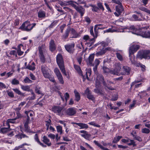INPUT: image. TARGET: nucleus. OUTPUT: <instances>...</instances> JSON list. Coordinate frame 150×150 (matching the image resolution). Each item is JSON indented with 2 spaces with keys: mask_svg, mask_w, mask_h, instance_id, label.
I'll use <instances>...</instances> for the list:
<instances>
[{
  "mask_svg": "<svg viewBox=\"0 0 150 150\" xmlns=\"http://www.w3.org/2000/svg\"><path fill=\"white\" fill-rule=\"evenodd\" d=\"M7 94L8 96L11 98H13L14 97V95L13 92L11 91H9V90L6 91Z\"/></svg>",
  "mask_w": 150,
  "mask_h": 150,
  "instance_id": "09e8293b",
  "label": "nucleus"
},
{
  "mask_svg": "<svg viewBox=\"0 0 150 150\" xmlns=\"http://www.w3.org/2000/svg\"><path fill=\"white\" fill-rule=\"evenodd\" d=\"M146 27L142 28L139 35L143 37L150 38V32L146 30Z\"/></svg>",
  "mask_w": 150,
  "mask_h": 150,
  "instance_id": "0eeeda50",
  "label": "nucleus"
},
{
  "mask_svg": "<svg viewBox=\"0 0 150 150\" xmlns=\"http://www.w3.org/2000/svg\"><path fill=\"white\" fill-rule=\"evenodd\" d=\"M56 129L57 132L59 133L60 134H62L63 133L62 127L60 125L57 126L56 127Z\"/></svg>",
  "mask_w": 150,
  "mask_h": 150,
  "instance_id": "79ce46f5",
  "label": "nucleus"
},
{
  "mask_svg": "<svg viewBox=\"0 0 150 150\" xmlns=\"http://www.w3.org/2000/svg\"><path fill=\"white\" fill-rule=\"evenodd\" d=\"M82 59V57L81 56L78 57L76 58V59L79 64H81Z\"/></svg>",
  "mask_w": 150,
  "mask_h": 150,
  "instance_id": "338daca9",
  "label": "nucleus"
},
{
  "mask_svg": "<svg viewBox=\"0 0 150 150\" xmlns=\"http://www.w3.org/2000/svg\"><path fill=\"white\" fill-rule=\"evenodd\" d=\"M90 6L92 7V11H93L97 12L99 10L98 8L95 5H91Z\"/></svg>",
  "mask_w": 150,
  "mask_h": 150,
  "instance_id": "680f3d73",
  "label": "nucleus"
},
{
  "mask_svg": "<svg viewBox=\"0 0 150 150\" xmlns=\"http://www.w3.org/2000/svg\"><path fill=\"white\" fill-rule=\"evenodd\" d=\"M139 9L140 10L143 11H145L148 13H150V10H148L146 8L144 7H140Z\"/></svg>",
  "mask_w": 150,
  "mask_h": 150,
  "instance_id": "864d4df0",
  "label": "nucleus"
},
{
  "mask_svg": "<svg viewBox=\"0 0 150 150\" xmlns=\"http://www.w3.org/2000/svg\"><path fill=\"white\" fill-rule=\"evenodd\" d=\"M94 56V54H92L90 55L88 58V59L86 61V62L88 65L90 66H94L93 62V61Z\"/></svg>",
  "mask_w": 150,
  "mask_h": 150,
  "instance_id": "2eb2a0df",
  "label": "nucleus"
},
{
  "mask_svg": "<svg viewBox=\"0 0 150 150\" xmlns=\"http://www.w3.org/2000/svg\"><path fill=\"white\" fill-rule=\"evenodd\" d=\"M125 28L132 30L133 33L136 34H137L136 31L138 30V29L134 25H131L129 27H126Z\"/></svg>",
  "mask_w": 150,
  "mask_h": 150,
  "instance_id": "a878e982",
  "label": "nucleus"
},
{
  "mask_svg": "<svg viewBox=\"0 0 150 150\" xmlns=\"http://www.w3.org/2000/svg\"><path fill=\"white\" fill-rule=\"evenodd\" d=\"M98 29L97 28L94 26V31L95 33V35H94L93 32V27L91 26L90 29V33L95 38H96L98 36Z\"/></svg>",
  "mask_w": 150,
  "mask_h": 150,
  "instance_id": "dca6fc26",
  "label": "nucleus"
},
{
  "mask_svg": "<svg viewBox=\"0 0 150 150\" xmlns=\"http://www.w3.org/2000/svg\"><path fill=\"white\" fill-rule=\"evenodd\" d=\"M26 68L29 70H33L35 69V67L34 66L30 64H28Z\"/></svg>",
  "mask_w": 150,
  "mask_h": 150,
  "instance_id": "bf43d9fd",
  "label": "nucleus"
},
{
  "mask_svg": "<svg viewBox=\"0 0 150 150\" xmlns=\"http://www.w3.org/2000/svg\"><path fill=\"white\" fill-rule=\"evenodd\" d=\"M17 136L19 139H22L23 138H25L28 139L29 138V137L28 136L22 133H19Z\"/></svg>",
  "mask_w": 150,
  "mask_h": 150,
  "instance_id": "58836bf2",
  "label": "nucleus"
},
{
  "mask_svg": "<svg viewBox=\"0 0 150 150\" xmlns=\"http://www.w3.org/2000/svg\"><path fill=\"white\" fill-rule=\"evenodd\" d=\"M150 130L147 128H144L142 129V132L143 133L148 134L149 133Z\"/></svg>",
  "mask_w": 150,
  "mask_h": 150,
  "instance_id": "8fccbe9b",
  "label": "nucleus"
},
{
  "mask_svg": "<svg viewBox=\"0 0 150 150\" xmlns=\"http://www.w3.org/2000/svg\"><path fill=\"white\" fill-rule=\"evenodd\" d=\"M70 31V28L69 27L67 29L65 33L62 36V38L63 40H65L68 37Z\"/></svg>",
  "mask_w": 150,
  "mask_h": 150,
  "instance_id": "aec40b11",
  "label": "nucleus"
},
{
  "mask_svg": "<svg viewBox=\"0 0 150 150\" xmlns=\"http://www.w3.org/2000/svg\"><path fill=\"white\" fill-rule=\"evenodd\" d=\"M85 93L87 97L89 99L93 101L94 100V96L91 94V93L88 88H87L85 91Z\"/></svg>",
  "mask_w": 150,
  "mask_h": 150,
  "instance_id": "ddd939ff",
  "label": "nucleus"
},
{
  "mask_svg": "<svg viewBox=\"0 0 150 150\" xmlns=\"http://www.w3.org/2000/svg\"><path fill=\"white\" fill-rule=\"evenodd\" d=\"M91 69H88L86 72V78L88 80H89L88 76H90L91 75Z\"/></svg>",
  "mask_w": 150,
  "mask_h": 150,
  "instance_id": "4d7b16f0",
  "label": "nucleus"
},
{
  "mask_svg": "<svg viewBox=\"0 0 150 150\" xmlns=\"http://www.w3.org/2000/svg\"><path fill=\"white\" fill-rule=\"evenodd\" d=\"M136 57L141 59L144 58L149 59H150V51H139L138 52Z\"/></svg>",
  "mask_w": 150,
  "mask_h": 150,
  "instance_id": "20e7f679",
  "label": "nucleus"
},
{
  "mask_svg": "<svg viewBox=\"0 0 150 150\" xmlns=\"http://www.w3.org/2000/svg\"><path fill=\"white\" fill-rule=\"evenodd\" d=\"M76 111L74 108H71L68 109L66 111L67 114L70 116H74L76 114Z\"/></svg>",
  "mask_w": 150,
  "mask_h": 150,
  "instance_id": "9b49d317",
  "label": "nucleus"
},
{
  "mask_svg": "<svg viewBox=\"0 0 150 150\" xmlns=\"http://www.w3.org/2000/svg\"><path fill=\"white\" fill-rule=\"evenodd\" d=\"M116 56L117 59L120 61H122L123 60L122 57V55L119 53L117 52L116 54Z\"/></svg>",
  "mask_w": 150,
  "mask_h": 150,
  "instance_id": "052dcab7",
  "label": "nucleus"
},
{
  "mask_svg": "<svg viewBox=\"0 0 150 150\" xmlns=\"http://www.w3.org/2000/svg\"><path fill=\"white\" fill-rule=\"evenodd\" d=\"M69 1H59V4L61 6H66L69 5V4H71L70 3L71 2H69Z\"/></svg>",
  "mask_w": 150,
  "mask_h": 150,
  "instance_id": "c85d7f7f",
  "label": "nucleus"
},
{
  "mask_svg": "<svg viewBox=\"0 0 150 150\" xmlns=\"http://www.w3.org/2000/svg\"><path fill=\"white\" fill-rule=\"evenodd\" d=\"M129 146H133V147L136 146L137 145L135 142L133 140L130 139L129 142L127 143Z\"/></svg>",
  "mask_w": 150,
  "mask_h": 150,
  "instance_id": "ea45409f",
  "label": "nucleus"
},
{
  "mask_svg": "<svg viewBox=\"0 0 150 150\" xmlns=\"http://www.w3.org/2000/svg\"><path fill=\"white\" fill-rule=\"evenodd\" d=\"M31 93L32 96H29L28 98L30 100H34L35 98L36 95L33 90L31 91Z\"/></svg>",
  "mask_w": 150,
  "mask_h": 150,
  "instance_id": "a18cd8bd",
  "label": "nucleus"
},
{
  "mask_svg": "<svg viewBox=\"0 0 150 150\" xmlns=\"http://www.w3.org/2000/svg\"><path fill=\"white\" fill-rule=\"evenodd\" d=\"M115 69L110 70V73L112 74L117 75L121 69V64L120 63H117L115 64Z\"/></svg>",
  "mask_w": 150,
  "mask_h": 150,
  "instance_id": "39448f33",
  "label": "nucleus"
},
{
  "mask_svg": "<svg viewBox=\"0 0 150 150\" xmlns=\"http://www.w3.org/2000/svg\"><path fill=\"white\" fill-rule=\"evenodd\" d=\"M76 10L80 14L81 16L82 17L85 13V9L81 6H79L78 8H77Z\"/></svg>",
  "mask_w": 150,
  "mask_h": 150,
  "instance_id": "6ab92c4d",
  "label": "nucleus"
},
{
  "mask_svg": "<svg viewBox=\"0 0 150 150\" xmlns=\"http://www.w3.org/2000/svg\"><path fill=\"white\" fill-rule=\"evenodd\" d=\"M139 94H140V96L141 98H142V97L145 96L147 95V94L146 93V92L145 91H143L139 93L138 94V95H139Z\"/></svg>",
  "mask_w": 150,
  "mask_h": 150,
  "instance_id": "0e129e2a",
  "label": "nucleus"
},
{
  "mask_svg": "<svg viewBox=\"0 0 150 150\" xmlns=\"http://www.w3.org/2000/svg\"><path fill=\"white\" fill-rule=\"evenodd\" d=\"M84 18L85 21L88 24H89L91 23V20L89 17L86 16Z\"/></svg>",
  "mask_w": 150,
  "mask_h": 150,
  "instance_id": "774afa93",
  "label": "nucleus"
},
{
  "mask_svg": "<svg viewBox=\"0 0 150 150\" xmlns=\"http://www.w3.org/2000/svg\"><path fill=\"white\" fill-rule=\"evenodd\" d=\"M56 60L59 68L64 66L62 57L61 54H59L57 55Z\"/></svg>",
  "mask_w": 150,
  "mask_h": 150,
  "instance_id": "1a4fd4ad",
  "label": "nucleus"
},
{
  "mask_svg": "<svg viewBox=\"0 0 150 150\" xmlns=\"http://www.w3.org/2000/svg\"><path fill=\"white\" fill-rule=\"evenodd\" d=\"M38 16L40 18H44L46 17V13L43 10H40L38 13Z\"/></svg>",
  "mask_w": 150,
  "mask_h": 150,
  "instance_id": "412c9836",
  "label": "nucleus"
},
{
  "mask_svg": "<svg viewBox=\"0 0 150 150\" xmlns=\"http://www.w3.org/2000/svg\"><path fill=\"white\" fill-rule=\"evenodd\" d=\"M21 46H23V45L21 44H20L18 46V49L17 51L18 54L20 56L22 55L23 53V52L21 51V50L20 47Z\"/></svg>",
  "mask_w": 150,
  "mask_h": 150,
  "instance_id": "37998d69",
  "label": "nucleus"
},
{
  "mask_svg": "<svg viewBox=\"0 0 150 150\" xmlns=\"http://www.w3.org/2000/svg\"><path fill=\"white\" fill-rule=\"evenodd\" d=\"M42 141L48 146H50L51 145V143H48L50 142V140L45 136H44L43 138Z\"/></svg>",
  "mask_w": 150,
  "mask_h": 150,
  "instance_id": "7c9ffc66",
  "label": "nucleus"
},
{
  "mask_svg": "<svg viewBox=\"0 0 150 150\" xmlns=\"http://www.w3.org/2000/svg\"><path fill=\"white\" fill-rule=\"evenodd\" d=\"M61 70V71L64 74L65 76H67V74L66 72L64 66L62 67H61L59 68Z\"/></svg>",
  "mask_w": 150,
  "mask_h": 150,
  "instance_id": "69168bd1",
  "label": "nucleus"
},
{
  "mask_svg": "<svg viewBox=\"0 0 150 150\" xmlns=\"http://www.w3.org/2000/svg\"><path fill=\"white\" fill-rule=\"evenodd\" d=\"M81 135L82 137L86 139H88L91 136V135L88 134L87 132H86L85 134H81Z\"/></svg>",
  "mask_w": 150,
  "mask_h": 150,
  "instance_id": "c03bdc74",
  "label": "nucleus"
},
{
  "mask_svg": "<svg viewBox=\"0 0 150 150\" xmlns=\"http://www.w3.org/2000/svg\"><path fill=\"white\" fill-rule=\"evenodd\" d=\"M45 78L48 79L50 81L52 82L54 84L56 83V82L55 81L54 76L50 74L49 75V76H48L47 77H46Z\"/></svg>",
  "mask_w": 150,
  "mask_h": 150,
  "instance_id": "72a5a7b5",
  "label": "nucleus"
},
{
  "mask_svg": "<svg viewBox=\"0 0 150 150\" xmlns=\"http://www.w3.org/2000/svg\"><path fill=\"white\" fill-rule=\"evenodd\" d=\"M39 57L41 62L42 63H44L45 61V59L43 54H39Z\"/></svg>",
  "mask_w": 150,
  "mask_h": 150,
  "instance_id": "5fc2aeb1",
  "label": "nucleus"
},
{
  "mask_svg": "<svg viewBox=\"0 0 150 150\" xmlns=\"http://www.w3.org/2000/svg\"><path fill=\"white\" fill-rule=\"evenodd\" d=\"M131 70V69L126 66H124L122 68L121 74L122 75H129L130 74V71Z\"/></svg>",
  "mask_w": 150,
  "mask_h": 150,
  "instance_id": "4468645a",
  "label": "nucleus"
},
{
  "mask_svg": "<svg viewBox=\"0 0 150 150\" xmlns=\"http://www.w3.org/2000/svg\"><path fill=\"white\" fill-rule=\"evenodd\" d=\"M24 82L25 83H31L33 81L30 80L29 78L26 77L23 80Z\"/></svg>",
  "mask_w": 150,
  "mask_h": 150,
  "instance_id": "3c124183",
  "label": "nucleus"
},
{
  "mask_svg": "<svg viewBox=\"0 0 150 150\" xmlns=\"http://www.w3.org/2000/svg\"><path fill=\"white\" fill-rule=\"evenodd\" d=\"M93 142L95 144L98 146L101 149L104 150H110L108 149L103 147L96 140L93 141Z\"/></svg>",
  "mask_w": 150,
  "mask_h": 150,
  "instance_id": "2f4dec72",
  "label": "nucleus"
},
{
  "mask_svg": "<svg viewBox=\"0 0 150 150\" xmlns=\"http://www.w3.org/2000/svg\"><path fill=\"white\" fill-rule=\"evenodd\" d=\"M25 114L27 115V116H28V114H30V116L32 117L33 116V112L32 110L25 111Z\"/></svg>",
  "mask_w": 150,
  "mask_h": 150,
  "instance_id": "6e6d98bb",
  "label": "nucleus"
},
{
  "mask_svg": "<svg viewBox=\"0 0 150 150\" xmlns=\"http://www.w3.org/2000/svg\"><path fill=\"white\" fill-rule=\"evenodd\" d=\"M75 44L72 43L70 44H67L65 45V48L67 51L70 53H72L74 50Z\"/></svg>",
  "mask_w": 150,
  "mask_h": 150,
  "instance_id": "9d476101",
  "label": "nucleus"
},
{
  "mask_svg": "<svg viewBox=\"0 0 150 150\" xmlns=\"http://www.w3.org/2000/svg\"><path fill=\"white\" fill-rule=\"evenodd\" d=\"M140 46L138 45H133L130 47L129 50V59L131 63L133 64H135L136 61L134 60L135 56H134V58L133 59L131 55L133 54L134 52H136L139 48Z\"/></svg>",
  "mask_w": 150,
  "mask_h": 150,
  "instance_id": "f03ea898",
  "label": "nucleus"
},
{
  "mask_svg": "<svg viewBox=\"0 0 150 150\" xmlns=\"http://www.w3.org/2000/svg\"><path fill=\"white\" fill-rule=\"evenodd\" d=\"M97 6L98 7V9L104 11V8L102 5V4L100 2L98 3L97 4Z\"/></svg>",
  "mask_w": 150,
  "mask_h": 150,
  "instance_id": "603ef678",
  "label": "nucleus"
},
{
  "mask_svg": "<svg viewBox=\"0 0 150 150\" xmlns=\"http://www.w3.org/2000/svg\"><path fill=\"white\" fill-rule=\"evenodd\" d=\"M118 5L116 6V11L118 13L117 14L116 12L114 13V14L117 16H118L123 11V6H122V4L121 3L120 4H118Z\"/></svg>",
  "mask_w": 150,
  "mask_h": 150,
  "instance_id": "f8f14e48",
  "label": "nucleus"
},
{
  "mask_svg": "<svg viewBox=\"0 0 150 150\" xmlns=\"http://www.w3.org/2000/svg\"><path fill=\"white\" fill-rule=\"evenodd\" d=\"M70 29L71 33L73 35V36L71 38H77L79 36V34L76 32L74 29L70 28Z\"/></svg>",
  "mask_w": 150,
  "mask_h": 150,
  "instance_id": "bb28decb",
  "label": "nucleus"
},
{
  "mask_svg": "<svg viewBox=\"0 0 150 150\" xmlns=\"http://www.w3.org/2000/svg\"><path fill=\"white\" fill-rule=\"evenodd\" d=\"M50 49L51 51H54L56 49L54 41L53 40H51L50 42Z\"/></svg>",
  "mask_w": 150,
  "mask_h": 150,
  "instance_id": "b1692460",
  "label": "nucleus"
},
{
  "mask_svg": "<svg viewBox=\"0 0 150 150\" xmlns=\"http://www.w3.org/2000/svg\"><path fill=\"white\" fill-rule=\"evenodd\" d=\"M108 50V48H106L105 49H103L100 51L97 52L96 54V55L97 56L102 55L105 53L106 50Z\"/></svg>",
  "mask_w": 150,
  "mask_h": 150,
  "instance_id": "cd10ccee",
  "label": "nucleus"
},
{
  "mask_svg": "<svg viewBox=\"0 0 150 150\" xmlns=\"http://www.w3.org/2000/svg\"><path fill=\"white\" fill-rule=\"evenodd\" d=\"M8 127H3L1 129L0 131L2 133H5L8 132L9 130V128L10 126L9 125H8Z\"/></svg>",
  "mask_w": 150,
  "mask_h": 150,
  "instance_id": "e433bc0d",
  "label": "nucleus"
},
{
  "mask_svg": "<svg viewBox=\"0 0 150 150\" xmlns=\"http://www.w3.org/2000/svg\"><path fill=\"white\" fill-rule=\"evenodd\" d=\"M97 77L96 80V86L97 88L99 87L100 84H102L105 87V88H107L108 89L111 90L115 89L111 87H108L106 81L105 80L104 76L101 74H96Z\"/></svg>",
  "mask_w": 150,
  "mask_h": 150,
  "instance_id": "f257e3e1",
  "label": "nucleus"
},
{
  "mask_svg": "<svg viewBox=\"0 0 150 150\" xmlns=\"http://www.w3.org/2000/svg\"><path fill=\"white\" fill-rule=\"evenodd\" d=\"M54 71L60 83L62 84H63L64 81L63 78L58 69L56 68L54 69Z\"/></svg>",
  "mask_w": 150,
  "mask_h": 150,
  "instance_id": "423d86ee",
  "label": "nucleus"
},
{
  "mask_svg": "<svg viewBox=\"0 0 150 150\" xmlns=\"http://www.w3.org/2000/svg\"><path fill=\"white\" fill-rule=\"evenodd\" d=\"M62 110V108L59 106H55L52 108V111L59 115H61V112Z\"/></svg>",
  "mask_w": 150,
  "mask_h": 150,
  "instance_id": "f3484780",
  "label": "nucleus"
},
{
  "mask_svg": "<svg viewBox=\"0 0 150 150\" xmlns=\"http://www.w3.org/2000/svg\"><path fill=\"white\" fill-rule=\"evenodd\" d=\"M39 54H43L46 52L45 46L44 45H42L38 47Z\"/></svg>",
  "mask_w": 150,
  "mask_h": 150,
  "instance_id": "5701e85b",
  "label": "nucleus"
},
{
  "mask_svg": "<svg viewBox=\"0 0 150 150\" xmlns=\"http://www.w3.org/2000/svg\"><path fill=\"white\" fill-rule=\"evenodd\" d=\"M134 65H135L139 67L140 66V67L142 68V71H144L145 70V67L144 65L142 64H137L136 63H136L135 64H134Z\"/></svg>",
  "mask_w": 150,
  "mask_h": 150,
  "instance_id": "49530a36",
  "label": "nucleus"
},
{
  "mask_svg": "<svg viewBox=\"0 0 150 150\" xmlns=\"http://www.w3.org/2000/svg\"><path fill=\"white\" fill-rule=\"evenodd\" d=\"M36 23H33L30 24L28 21H26L23 23L21 26L19 28V29L23 31H29L31 30L36 25Z\"/></svg>",
  "mask_w": 150,
  "mask_h": 150,
  "instance_id": "7ed1b4c3",
  "label": "nucleus"
},
{
  "mask_svg": "<svg viewBox=\"0 0 150 150\" xmlns=\"http://www.w3.org/2000/svg\"><path fill=\"white\" fill-rule=\"evenodd\" d=\"M77 125L80 127V129H86L88 127V126L87 124L83 123H79L77 124Z\"/></svg>",
  "mask_w": 150,
  "mask_h": 150,
  "instance_id": "393cba45",
  "label": "nucleus"
},
{
  "mask_svg": "<svg viewBox=\"0 0 150 150\" xmlns=\"http://www.w3.org/2000/svg\"><path fill=\"white\" fill-rule=\"evenodd\" d=\"M132 17L135 21H141L142 20V19L139 18V17L136 15H132Z\"/></svg>",
  "mask_w": 150,
  "mask_h": 150,
  "instance_id": "e2e57ef3",
  "label": "nucleus"
},
{
  "mask_svg": "<svg viewBox=\"0 0 150 150\" xmlns=\"http://www.w3.org/2000/svg\"><path fill=\"white\" fill-rule=\"evenodd\" d=\"M122 137L121 136H118L115 137L112 141V143H116L119 141L120 140Z\"/></svg>",
  "mask_w": 150,
  "mask_h": 150,
  "instance_id": "4c0bfd02",
  "label": "nucleus"
},
{
  "mask_svg": "<svg viewBox=\"0 0 150 150\" xmlns=\"http://www.w3.org/2000/svg\"><path fill=\"white\" fill-rule=\"evenodd\" d=\"M11 83L12 84L14 85L18 84L19 83V81L15 79H13Z\"/></svg>",
  "mask_w": 150,
  "mask_h": 150,
  "instance_id": "13d9d810",
  "label": "nucleus"
},
{
  "mask_svg": "<svg viewBox=\"0 0 150 150\" xmlns=\"http://www.w3.org/2000/svg\"><path fill=\"white\" fill-rule=\"evenodd\" d=\"M69 2H71L70 3L71 4H69V5H71L72 6L74 7L76 10V9L79 6H76L75 4L73 3H74L77 4H78L76 2L73 1L71 0H70Z\"/></svg>",
  "mask_w": 150,
  "mask_h": 150,
  "instance_id": "de8ad7c7",
  "label": "nucleus"
},
{
  "mask_svg": "<svg viewBox=\"0 0 150 150\" xmlns=\"http://www.w3.org/2000/svg\"><path fill=\"white\" fill-rule=\"evenodd\" d=\"M34 139L35 141L38 144H39L40 145L42 146V147H46L47 146L46 145L44 144H43L41 143L39 140V139L38 138V134H36L34 136Z\"/></svg>",
  "mask_w": 150,
  "mask_h": 150,
  "instance_id": "4be33fe9",
  "label": "nucleus"
},
{
  "mask_svg": "<svg viewBox=\"0 0 150 150\" xmlns=\"http://www.w3.org/2000/svg\"><path fill=\"white\" fill-rule=\"evenodd\" d=\"M74 67L75 70L78 72L79 74L81 75L83 79V81H85V79L84 76L82 73V71L81 70V68L79 66L76 65H74Z\"/></svg>",
  "mask_w": 150,
  "mask_h": 150,
  "instance_id": "a211bd4d",
  "label": "nucleus"
},
{
  "mask_svg": "<svg viewBox=\"0 0 150 150\" xmlns=\"http://www.w3.org/2000/svg\"><path fill=\"white\" fill-rule=\"evenodd\" d=\"M74 93L75 97V100L77 101H78L80 99V95L76 90L74 91Z\"/></svg>",
  "mask_w": 150,
  "mask_h": 150,
  "instance_id": "473e14b6",
  "label": "nucleus"
},
{
  "mask_svg": "<svg viewBox=\"0 0 150 150\" xmlns=\"http://www.w3.org/2000/svg\"><path fill=\"white\" fill-rule=\"evenodd\" d=\"M21 88L23 90L25 91L31 92L32 91V90L30 89V87L28 86L21 85Z\"/></svg>",
  "mask_w": 150,
  "mask_h": 150,
  "instance_id": "c756f323",
  "label": "nucleus"
},
{
  "mask_svg": "<svg viewBox=\"0 0 150 150\" xmlns=\"http://www.w3.org/2000/svg\"><path fill=\"white\" fill-rule=\"evenodd\" d=\"M12 90L17 94H18L19 95H21L22 96H24V93H22L18 89L16 88H13Z\"/></svg>",
  "mask_w": 150,
  "mask_h": 150,
  "instance_id": "c9c22d12",
  "label": "nucleus"
},
{
  "mask_svg": "<svg viewBox=\"0 0 150 150\" xmlns=\"http://www.w3.org/2000/svg\"><path fill=\"white\" fill-rule=\"evenodd\" d=\"M17 118L16 117L14 119H9L7 120L6 124L7 125H9V123H14L15 122V120Z\"/></svg>",
  "mask_w": 150,
  "mask_h": 150,
  "instance_id": "a19ab883",
  "label": "nucleus"
},
{
  "mask_svg": "<svg viewBox=\"0 0 150 150\" xmlns=\"http://www.w3.org/2000/svg\"><path fill=\"white\" fill-rule=\"evenodd\" d=\"M41 71L44 77L46 78L50 74V70L45 65H42L41 66Z\"/></svg>",
  "mask_w": 150,
  "mask_h": 150,
  "instance_id": "6e6552de",
  "label": "nucleus"
},
{
  "mask_svg": "<svg viewBox=\"0 0 150 150\" xmlns=\"http://www.w3.org/2000/svg\"><path fill=\"white\" fill-rule=\"evenodd\" d=\"M35 93L38 94H42V91L41 87L39 86H37L35 88Z\"/></svg>",
  "mask_w": 150,
  "mask_h": 150,
  "instance_id": "f704fd0d",
  "label": "nucleus"
}]
</instances>
